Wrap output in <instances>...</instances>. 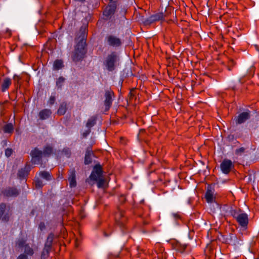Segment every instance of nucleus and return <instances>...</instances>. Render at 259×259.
Listing matches in <instances>:
<instances>
[{
	"label": "nucleus",
	"mask_w": 259,
	"mask_h": 259,
	"mask_svg": "<svg viewBox=\"0 0 259 259\" xmlns=\"http://www.w3.org/2000/svg\"><path fill=\"white\" fill-rule=\"evenodd\" d=\"M87 52L86 39L83 36L77 42L72 53L71 58L73 61L77 62L81 61L84 58Z\"/></svg>",
	"instance_id": "1"
},
{
	"label": "nucleus",
	"mask_w": 259,
	"mask_h": 259,
	"mask_svg": "<svg viewBox=\"0 0 259 259\" xmlns=\"http://www.w3.org/2000/svg\"><path fill=\"white\" fill-rule=\"evenodd\" d=\"M230 215L236 221L242 228L246 229L249 223L248 215L240 208H231Z\"/></svg>",
	"instance_id": "2"
},
{
	"label": "nucleus",
	"mask_w": 259,
	"mask_h": 259,
	"mask_svg": "<svg viewBox=\"0 0 259 259\" xmlns=\"http://www.w3.org/2000/svg\"><path fill=\"white\" fill-rule=\"evenodd\" d=\"M120 58L117 53L113 51L108 54L104 62V65L107 71L113 72L118 64Z\"/></svg>",
	"instance_id": "3"
},
{
	"label": "nucleus",
	"mask_w": 259,
	"mask_h": 259,
	"mask_svg": "<svg viewBox=\"0 0 259 259\" xmlns=\"http://www.w3.org/2000/svg\"><path fill=\"white\" fill-rule=\"evenodd\" d=\"M115 219L116 224L120 228L122 232L126 233L127 227L126 225L127 218L125 215V211L118 208L115 215Z\"/></svg>",
	"instance_id": "4"
},
{
	"label": "nucleus",
	"mask_w": 259,
	"mask_h": 259,
	"mask_svg": "<svg viewBox=\"0 0 259 259\" xmlns=\"http://www.w3.org/2000/svg\"><path fill=\"white\" fill-rule=\"evenodd\" d=\"M117 9L116 2L109 3L103 12V15L106 20L110 19L115 14Z\"/></svg>",
	"instance_id": "5"
},
{
	"label": "nucleus",
	"mask_w": 259,
	"mask_h": 259,
	"mask_svg": "<svg viewBox=\"0 0 259 259\" xmlns=\"http://www.w3.org/2000/svg\"><path fill=\"white\" fill-rule=\"evenodd\" d=\"M114 97V93L111 89H107L105 90L104 104L106 111H108L112 106Z\"/></svg>",
	"instance_id": "6"
},
{
	"label": "nucleus",
	"mask_w": 259,
	"mask_h": 259,
	"mask_svg": "<svg viewBox=\"0 0 259 259\" xmlns=\"http://www.w3.org/2000/svg\"><path fill=\"white\" fill-rule=\"evenodd\" d=\"M30 155L31 157V162L32 164H39L41 163L42 157L43 156L42 152L37 147L31 150Z\"/></svg>",
	"instance_id": "7"
},
{
	"label": "nucleus",
	"mask_w": 259,
	"mask_h": 259,
	"mask_svg": "<svg viewBox=\"0 0 259 259\" xmlns=\"http://www.w3.org/2000/svg\"><path fill=\"white\" fill-rule=\"evenodd\" d=\"M105 42L109 46L113 48L120 47L122 44L121 39L114 35H107L105 37Z\"/></svg>",
	"instance_id": "8"
},
{
	"label": "nucleus",
	"mask_w": 259,
	"mask_h": 259,
	"mask_svg": "<svg viewBox=\"0 0 259 259\" xmlns=\"http://www.w3.org/2000/svg\"><path fill=\"white\" fill-rule=\"evenodd\" d=\"M215 184L214 183H212L208 185L207 187L206 192L205 194V198L208 203H212L215 201Z\"/></svg>",
	"instance_id": "9"
},
{
	"label": "nucleus",
	"mask_w": 259,
	"mask_h": 259,
	"mask_svg": "<svg viewBox=\"0 0 259 259\" xmlns=\"http://www.w3.org/2000/svg\"><path fill=\"white\" fill-rule=\"evenodd\" d=\"M234 165L232 161L228 159H224L220 165L222 171L225 174H228L234 168Z\"/></svg>",
	"instance_id": "10"
},
{
	"label": "nucleus",
	"mask_w": 259,
	"mask_h": 259,
	"mask_svg": "<svg viewBox=\"0 0 259 259\" xmlns=\"http://www.w3.org/2000/svg\"><path fill=\"white\" fill-rule=\"evenodd\" d=\"M103 172L102 166L100 164H96L94 167L93 170L90 178L92 180L97 181L98 178L102 177Z\"/></svg>",
	"instance_id": "11"
},
{
	"label": "nucleus",
	"mask_w": 259,
	"mask_h": 259,
	"mask_svg": "<svg viewBox=\"0 0 259 259\" xmlns=\"http://www.w3.org/2000/svg\"><path fill=\"white\" fill-rule=\"evenodd\" d=\"M164 18V14L162 12L153 14L147 18L143 22L145 25H150L155 22L162 20Z\"/></svg>",
	"instance_id": "12"
},
{
	"label": "nucleus",
	"mask_w": 259,
	"mask_h": 259,
	"mask_svg": "<svg viewBox=\"0 0 259 259\" xmlns=\"http://www.w3.org/2000/svg\"><path fill=\"white\" fill-rule=\"evenodd\" d=\"M31 168L30 165L26 163L24 168H22L18 170L17 174L18 177L20 179H25L29 175Z\"/></svg>",
	"instance_id": "13"
},
{
	"label": "nucleus",
	"mask_w": 259,
	"mask_h": 259,
	"mask_svg": "<svg viewBox=\"0 0 259 259\" xmlns=\"http://www.w3.org/2000/svg\"><path fill=\"white\" fill-rule=\"evenodd\" d=\"M250 117L249 112H243L235 118L237 124H240L245 122Z\"/></svg>",
	"instance_id": "14"
},
{
	"label": "nucleus",
	"mask_w": 259,
	"mask_h": 259,
	"mask_svg": "<svg viewBox=\"0 0 259 259\" xmlns=\"http://www.w3.org/2000/svg\"><path fill=\"white\" fill-rule=\"evenodd\" d=\"M3 194L6 197H16L20 194V191L15 187H9L3 191Z\"/></svg>",
	"instance_id": "15"
},
{
	"label": "nucleus",
	"mask_w": 259,
	"mask_h": 259,
	"mask_svg": "<svg viewBox=\"0 0 259 259\" xmlns=\"http://www.w3.org/2000/svg\"><path fill=\"white\" fill-rule=\"evenodd\" d=\"M172 247L180 253H184L188 246L187 244H182L177 240H174L171 242Z\"/></svg>",
	"instance_id": "16"
},
{
	"label": "nucleus",
	"mask_w": 259,
	"mask_h": 259,
	"mask_svg": "<svg viewBox=\"0 0 259 259\" xmlns=\"http://www.w3.org/2000/svg\"><path fill=\"white\" fill-rule=\"evenodd\" d=\"M68 175V181L69 182L70 187L71 188L75 187L76 186V182L75 170L74 168L69 170Z\"/></svg>",
	"instance_id": "17"
},
{
	"label": "nucleus",
	"mask_w": 259,
	"mask_h": 259,
	"mask_svg": "<svg viewBox=\"0 0 259 259\" xmlns=\"http://www.w3.org/2000/svg\"><path fill=\"white\" fill-rule=\"evenodd\" d=\"M53 240L54 234L53 233L49 234L45 242L44 249L50 251L52 248Z\"/></svg>",
	"instance_id": "18"
},
{
	"label": "nucleus",
	"mask_w": 259,
	"mask_h": 259,
	"mask_svg": "<svg viewBox=\"0 0 259 259\" xmlns=\"http://www.w3.org/2000/svg\"><path fill=\"white\" fill-rule=\"evenodd\" d=\"M54 149L52 145L47 144L44 148L42 152V155L44 157H50L53 153Z\"/></svg>",
	"instance_id": "19"
},
{
	"label": "nucleus",
	"mask_w": 259,
	"mask_h": 259,
	"mask_svg": "<svg viewBox=\"0 0 259 259\" xmlns=\"http://www.w3.org/2000/svg\"><path fill=\"white\" fill-rule=\"evenodd\" d=\"M68 104L66 102H62L57 110V114L59 116L64 115L68 109Z\"/></svg>",
	"instance_id": "20"
},
{
	"label": "nucleus",
	"mask_w": 259,
	"mask_h": 259,
	"mask_svg": "<svg viewBox=\"0 0 259 259\" xmlns=\"http://www.w3.org/2000/svg\"><path fill=\"white\" fill-rule=\"evenodd\" d=\"M52 114L50 109H45L41 110L38 113V116L41 120H45L48 118Z\"/></svg>",
	"instance_id": "21"
},
{
	"label": "nucleus",
	"mask_w": 259,
	"mask_h": 259,
	"mask_svg": "<svg viewBox=\"0 0 259 259\" xmlns=\"http://www.w3.org/2000/svg\"><path fill=\"white\" fill-rule=\"evenodd\" d=\"M12 83L11 79L10 78L6 77L4 79L1 84V90L3 92H5L8 90L9 87Z\"/></svg>",
	"instance_id": "22"
},
{
	"label": "nucleus",
	"mask_w": 259,
	"mask_h": 259,
	"mask_svg": "<svg viewBox=\"0 0 259 259\" xmlns=\"http://www.w3.org/2000/svg\"><path fill=\"white\" fill-rule=\"evenodd\" d=\"M38 176L39 177L48 181H50L52 180V175L50 172L46 170L40 171L38 173Z\"/></svg>",
	"instance_id": "23"
},
{
	"label": "nucleus",
	"mask_w": 259,
	"mask_h": 259,
	"mask_svg": "<svg viewBox=\"0 0 259 259\" xmlns=\"http://www.w3.org/2000/svg\"><path fill=\"white\" fill-rule=\"evenodd\" d=\"M97 120V115H94V116H91L88 120L87 123H86V126L88 128L91 129V127L94 126L96 124Z\"/></svg>",
	"instance_id": "24"
},
{
	"label": "nucleus",
	"mask_w": 259,
	"mask_h": 259,
	"mask_svg": "<svg viewBox=\"0 0 259 259\" xmlns=\"http://www.w3.org/2000/svg\"><path fill=\"white\" fill-rule=\"evenodd\" d=\"M64 67L63 62L61 59L56 60L53 64V69L55 70H58Z\"/></svg>",
	"instance_id": "25"
},
{
	"label": "nucleus",
	"mask_w": 259,
	"mask_h": 259,
	"mask_svg": "<svg viewBox=\"0 0 259 259\" xmlns=\"http://www.w3.org/2000/svg\"><path fill=\"white\" fill-rule=\"evenodd\" d=\"M3 129L5 133L12 134L14 131V126L12 123H9L5 125Z\"/></svg>",
	"instance_id": "26"
},
{
	"label": "nucleus",
	"mask_w": 259,
	"mask_h": 259,
	"mask_svg": "<svg viewBox=\"0 0 259 259\" xmlns=\"http://www.w3.org/2000/svg\"><path fill=\"white\" fill-rule=\"evenodd\" d=\"M34 184L36 189H39L42 188L44 186L42 181L39 178V177H37L35 176Z\"/></svg>",
	"instance_id": "27"
},
{
	"label": "nucleus",
	"mask_w": 259,
	"mask_h": 259,
	"mask_svg": "<svg viewBox=\"0 0 259 259\" xmlns=\"http://www.w3.org/2000/svg\"><path fill=\"white\" fill-rule=\"evenodd\" d=\"M65 78L63 76H60L56 80V87L58 89H61L63 87Z\"/></svg>",
	"instance_id": "28"
},
{
	"label": "nucleus",
	"mask_w": 259,
	"mask_h": 259,
	"mask_svg": "<svg viewBox=\"0 0 259 259\" xmlns=\"http://www.w3.org/2000/svg\"><path fill=\"white\" fill-rule=\"evenodd\" d=\"M24 252L26 255L30 256L32 255L34 253L33 249L28 244L24 245Z\"/></svg>",
	"instance_id": "29"
},
{
	"label": "nucleus",
	"mask_w": 259,
	"mask_h": 259,
	"mask_svg": "<svg viewBox=\"0 0 259 259\" xmlns=\"http://www.w3.org/2000/svg\"><path fill=\"white\" fill-rule=\"evenodd\" d=\"M21 78L16 75L15 74L13 76V80L14 81V85L15 86V88L16 89H18V88H20L21 87V84L19 83V81L21 80Z\"/></svg>",
	"instance_id": "30"
},
{
	"label": "nucleus",
	"mask_w": 259,
	"mask_h": 259,
	"mask_svg": "<svg viewBox=\"0 0 259 259\" xmlns=\"http://www.w3.org/2000/svg\"><path fill=\"white\" fill-rule=\"evenodd\" d=\"M94 154H85L84 157V163L85 165H88L91 164L92 162V156Z\"/></svg>",
	"instance_id": "31"
},
{
	"label": "nucleus",
	"mask_w": 259,
	"mask_h": 259,
	"mask_svg": "<svg viewBox=\"0 0 259 259\" xmlns=\"http://www.w3.org/2000/svg\"><path fill=\"white\" fill-rule=\"evenodd\" d=\"M50 251H47V250H45V249H43V250L41 254L40 259H47L49 256Z\"/></svg>",
	"instance_id": "32"
},
{
	"label": "nucleus",
	"mask_w": 259,
	"mask_h": 259,
	"mask_svg": "<svg viewBox=\"0 0 259 259\" xmlns=\"http://www.w3.org/2000/svg\"><path fill=\"white\" fill-rule=\"evenodd\" d=\"M246 148L244 147H240L235 150V153L237 155H241L242 153H244Z\"/></svg>",
	"instance_id": "33"
},
{
	"label": "nucleus",
	"mask_w": 259,
	"mask_h": 259,
	"mask_svg": "<svg viewBox=\"0 0 259 259\" xmlns=\"http://www.w3.org/2000/svg\"><path fill=\"white\" fill-rule=\"evenodd\" d=\"M62 153L65 155H66V156L67 157H69L71 155V151L70 150L67 148H64L63 151H62Z\"/></svg>",
	"instance_id": "34"
},
{
	"label": "nucleus",
	"mask_w": 259,
	"mask_h": 259,
	"mask_svg": "<svg viewBox=\"0 0 259 259\" xmlns=\"http://www.w3.org/2000/svg\"><path fill=\"white\" fill-rule=\"evenodd\" d=\"M98 186L99 188H102L104 186V183H105V180L104 179L102 178H98Z\"/></svg>",
	"instance_id": "35"
},
{
	"label": "nucleus",
	"mask_w": 259,
	"mask_h": 259,
	"mask_svg": "<svg viewBox=\"0 0 259 259\" xmlns=\"http://www.w3.org/2000/svg\"><path fill=\"white\" fill-rule=\"evenodd\" d=\"M13 152V150L11 148H7L5 150V155L7 157H9L11 156Z\"/></svg>",
	"instance_id": "36"
},
{
	"label": "nucleus",
	"mask_w": 259,
	"mask_h": 259,
	"mask_svg": "<svg viewBox=\"0 0 259 259\" xmlns=\"http://www.w3.org/2000/svg\"><path fill=\"white\" fill-rule=\"evenodd\" d=\"M56 101V97L55 96H51L50 97L49 100V104L50 106L53 105L54 104Z\"/></svg>",
	"instance_id": "37"
},
{
	"label": "nucleus",
	"mask_w": 259,
	"mask_h": 259,
	"mask_svg": "<svg viewBox=\"0 0 259 259\" xmlns=\"http://www.w3.org/2000/svg\"><path fill=\"white\" fill-rule=\"evenodd\" d=\"M17 244L19 247H22L24 246V245L26 244L25 240H24L23 239H21L18 241Z\"/></svg>",
	"instance_id": "38"
},
{
	"label": "nucleus",
	"mask_w": 259,
	"mask_h": 259,
	"mask_svg": "<svg viewBox=\"0 0 259 259\" xmlns=\"http://www.w3.org/2000/svg\"><path fill=\"white\" fill-rule=\"evenodd\" d=\"M119 254H114L112 253H110L108 254V259H115L119 257Z\"/></svg>",
	"instance_id": "39"
},
{
	"label": "nucleus",
	"mask_w": 259,
	"mask_h": 259,
	"mask_svg": "<svg viewBox=\"0 0 259 259\" xmlns=\"http://www.w3.org/2000/svg\"><path fill=\"white\" fill-rule=\"evenodd\" d=\"M91 132V129L88 128L87 130L85 131L82 134V136L83 138H87L88 135L90 134Z\"/></svg>",
	"instance_id": "40"
},
{
	"label": "nucleus",
	"mask_w": 259,
	"mask_h": 259,
	"mask_svg": "<svg viewBox=\"0 0 259 259\" xmlns=\"http://www.w3.org/2000/svg\"><path fill=\"white\" fill-rule=\"evenodd\" d=\"M85 154H94L91 146H89L87 148Z\"/></svg>",
	"instance_id": "41"
},
{
	"label": "nucleus",
	"mask_w": 259,
	"mask_h": 259,
	"mask_svg": "<svg viewBox=\"0 0 259 259\" xmlns=\"http://www.w3.org/2000/svg\"><path fill=\"white\" fill-rule=\"evenodd\" d=\"M46 228V225L44 222H40L39 224V229L42 231L43 230L45 229Z\"/></svg>",
	"instance_id": "42"
},
{
	"label": "nucleus",
	"mask_w": 259,
	"mask_h": 259,
	"mask_svg": "<svg viewBox=\"0 0 259 259\" xmlns=\"http://www.w3.org/2000/svg\"><path fill=\"white\" fill-rule=\"evenodd\" d=\"M10 215L8 213L5 214L2 218V220L5 222H8L9 220Z\"/></svg>",
	"instance_id": "43"
},
{
	"label": "nucleus",
	"mask_w": 259,
	"mask_h": 259,
	"mask_svg": "<svg viewBox=\"0 0 259 259\" xmlns=\"http://www.w3.org/2000/svg\"><path fill=\"white\" fill-rule=\"evenodd\" d=\"M17 259H28V258L26 254L22 253L18 256V257H17Z\"/></svg>",
	"instance_id": "44"
},
{
	"label": "nucleus",
	"mask_w": 259,
	"mask_h": 259,
	"mask_svg": "<svg viewBox=\"0 0 259 259\" xmlns=\"http://www.w3.org/2000/svg\"><path fill=\"white\" fill-rule=\"evenodd\" d=\"M235 64L234 61L232 59L229 60L228 62V65L229 66L233 67Z\"/></svg>",
	"instance_id": "45"
},
{
	"label": "nucleus",
	"mask_w": 259,
	"mask_h": 259,
	"mask_svg": "<svg viewBox=\"0 0 259 259\" xmlns=\"http://www.w3.org/2000/svg\"><path fill=\"white\" fill-rule=\"evenodd\" d=\"M173 216L176 219H180V215L178 213H174Z\"/></svg>",
	"instance_id": "46"
},
{
	"label": "nucleus",
	"mask_w": 259,
	"mask_h": 259,
	"mask_svg": "<svg viewBox=\"0 0 259 259\" xmlns=\"http://www.w3.org/2000/svg\"><path fill=\"white\" fill-rule=\"evenodd\" d=\"M75 2H80L81 3H84L85 1V0H74Z\"/></svg>",
	"instance_id": "47"
},
{
	"label": "nucleus",
	"mask_w": 259,
	"mask_h": 259,
	"mask_svg": "<svg viewBox=\"0 0 259 259\" xmlns=\"http://www.w3.org/2000/svg\"><path fill=\"white\" fill-rule=\"evenodd\" d=\"M232 67H233L229 66L228 65V69L229 70H232Z\"/></svg>",
	"instance_id": "48"
},
{
	"label": "nucleus",
	"mask_w": 259,
	"mask_h": 259,
	"mask_svg": "<svg viewBox=\"0 0 259 259\" xmlns=\"http://www.w3.org/2000/svg\"><path fill=\"white\" fill-rule=\"evenodd\" d=\"M120 199L123 200V201H124L125 200V198H124V196H121Z\"/></svg>",
	"instance_id": "49"
},
{
	"label": "nucleus",
	"mask_w": 259,
	"mask_h": 259,
	"mask_svg": "<svg viewBox=\"0 0 259 259\" xmlns=\"http://www.w3.org/2000/svg\"><path fill=\"white\" fill-rule=\"evenodd\" d=\"M104 235H105V236H106V237H108V236H109V235H108V234H107L105 232L104 233Z\"/></svg>",
	"instance_id": "50"
},
{
	"label": "nucleus",
	"mask_w": 259,
	"mask_h": 259,
	"mask_svg": "<svg viewBox=\"0 0 259 259\" xmlns=\"http://www.w3.org/2000/svg\"><path fill=\"white\" fill-rule=\"evenodd\" d=\"M144 225H147L148 224L147 222H144Z\"/></svg>",
	"instance_id": "51"
},
{
	"label": "nucleus",
	"mask_w": 259,
	"mask_h": 259,
	"mask_svg": "<svg viewBox=\"0 0 259 259\" xmlns=\"http://www.w3.org/2000/svg\"><path fill=\"white\" fill-rule=\"evenodd\" d=\"M109 1H110V3L114 2L113 1V0H109Z\"/></svg>",
	"instance_id": "52"
},
{
	"label": "nucleus",
	"mask_w": 259,
	"mask_h": 259,
	"mask_svg": "<svg viewBox=\"0 0 259 259\" xmlns=\"http://www.w3.org/2000/svg\"><path fill=\"white\" fill-rule=\"evenodd\" d=\"M130 94H131V96H133V94H132V93L131 92H130Z\"/></svg>",
	"instance_id": "53"
}]
</instances>
